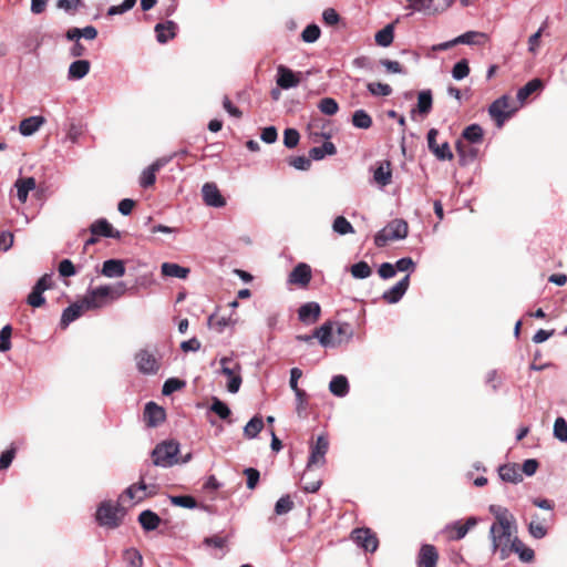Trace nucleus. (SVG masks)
I'll return each instance as SVG.
<instances>
[{
	"label": "nucleus",
	"instance_id": "nucleus-1",
	"mask_svg": "<svg viewBox=\"0 0 567 567\" xmlns=\"http://www.w3.org/2000/svg\"><path fill=\"white\" fill-rule=\"evenodd\" d=\"M488 509L495 519L488 532L492 551L506 560L513 554L514 538L518 537L516 518L501 505L493 504Z\"/></svg>",
	"mask_w": 567,
	"mask_h": 567
},
{
	"label": "nucleus",
	"instance_id": "nucleus-2",
	"mask_svg": "<svg viewBox=\"0 0 567 567\" xmlns=\"http://www.w3.org/2000/svg\"><path fill=\"white\" fill-rule=\"evenodd\" d=\"M126 291L124 282H118L114 286H100L91 289L82 298L87 310L99 309L107 305L110 301L118 299Z\"/></svg>",
	"mask_w": 567,
	"mask_h": 567
},
{
	"label": "nucleus",
	"instance_id": "nucleus-3",
	"mask_svg": "<svg viewBox=\"0 0 567 567\" xmlns=\"http://www.w3.org/2000/svg\"><path fill=\"white\" fill-rule=\"evenodd\" d=\"M124 511L117 503L104 501L97 507L95 518L99 525L107 528H116L122 524Z\"/></svg>",
	"mask_w": 567,
	"mask_h": 567
},
{
	"label": "nucleus",
	"instance_id": "nucleus-4",
	"mask_svg": "<svg viewBox=\"0 0 567 567\" xmlns=\"http://www.w3.org/2000/svg\"><path fill=\"white\" fill-rule=\"evenodd\" d=\"M408 234V223L403 219H393L374 236V244L381 248L391 240L404 239Z\"/></svg>",
	"mask_w": 567,
	"mask_h": 567
},
{
	"label": "nucleus",
	"instance_id": "nucleus-5",
	"mask_svg": "<svg viewBox=\"0 0 567 567\" xmlns=\"http://www.w3.org/2000/svg\"><path fill=\"white\" fill-rule=\"evenodd\" d=\"M179 444L175 441H165L155 446L152 452L153 465L169 467L178 462Z\"/></svg>",
	"mask_w": 567,
	"mask_h": 567
},
{
	"label": "nucleus",
	"instance_id": "nucleus-6",
	"mask_svg": "<svg viewBox=\"0 0 567 567\" xmlns=\"http://www.w3.org/2000/svg\"><path fill=\"white\" fill-rule=\"evenodd\" d=\"M220 372L228 378L227 390L230 393H237L240 389L243 379L240 375L241 364L233 357H223L219 360Z\"/></svg>",
	"mask_w": 567,
	"mask_h": 567
},
{
	"label": "nucleus",
	"instance_id": "nucleus-7",
	"mask_svg": "<svg viewBox=\"0 0 567 567\" xmlns=\"http://www.w3.org/2000/svg\"><path fill=\"white\" fill-rule=\"evenodd\" d=\"M517 106H514L512 100L507 95H503L495 100L488 107L491 117L495 121L497 127H502L507 118H509Z\"/></svg>",
	"mask_w": 567,
	"mask_h": 567
},
{
	"label": "nucleus",
	"instance_id": "nucleus-8",
	"mask_svg": "<svg viewBox=\"0 0 567 567\" xmlns=\"http://www.w3.org/2000/svg\"><path fill=\"white\" fill-rule=\"evenodd\" d=\"M329 450L328 436L321 434L310 444V455L307 462V471L311 472L316 467H322L326 464V454Z\"/></svg>",
	"mask_w": 567,
	"mask_h": 567
},
{
	"label": "nucleus",
	"instance_id": "nucleus-9",
	"mask_svg": "<svg viewBox=\"0 0 567 567\" xmlns=\"http://www.w3.org/2000/svg\"><path fill=\"white\" fill-rule=\"evenodd\" d=\"M136 367L143 374H156L162 364L157 350L141 349L135 354Z\"/></svg>",
	"mask_w": 567,
	"mask_h": 567
},
{
	"label": "nucleus",
	"instance_id": "nucleus-10",
	"mask_svg": "<svg viewBox=\"0 0 567 567\" xmlns=\"http://www.w3.org/2000/svg\"><path fill=\"white\" fill-rule=\"evenodd\" d=\"M148 475V470L145 472H141L140 481L135 484L128 486L123 496H127L130 499H134L136 502L143 501L146 496H152L156 494V486L153 484L147 485L145 483Z\"/></svg>",
	"mask_w": 567,
	"mask_h": 567
},
{
	"label": "nucleus",
	"instance_id": "nucleus-11",
	"mask_svg": "<svg viewBox=\"0 0 567 567\" xmlns=\"http://www.w3.org/2000/svg\"><path fill=\"white\" fill-rule=\"evenodd\" d=\"M350 538L365 551L374 553L379 547L377 534L369 527L354 528Z\"/></svg>",
	"mask_w": 567,
	"mask_h": 567
},
{
	"label": "nucleus",
	"instance_id": "nucleus-12",
	"mask_svg": "<svg viewBox=\"0 0 567 567\" xmlns=\"http://www.w3.org/2000/svg\"><path fill=\"white\" fill-rule=\"evenodd\" d=\"M439 135V131L436 128H431L427 132V147L430 152L440 161H452L454 155L451 151L449 142H443L439 144L436 142V137Z\"/></svg>",
	"mask_w": 567,
	"mask_h": 567
},
{
	"label": "nucleus",
	"instance_id": "nucleus-13",
	"mask_svg": "<svg viewBox=\"0 0 567 567\" xmlns=\"http://www.w3.org/2000/svg\"><path fill=\"white\" fill-rule=\"evenodd\" d=\"M554 513H549L547 516H539L538 514H535L532 516V520L528 524V532L532 537L536 539L544 538L547 533L549 526L554 522Z\"/></svg>",
	"mask_w": 567,
	"mask_h": 567
},
{
	"label": "nucleus",
	"instance_id": "nucleus-14",
	"mask_svg": "<svg viewBox=\"0 0 567 567\" xmlns=\"http://www.w3.org/2000/svg\"><path fill=\"white\" fill-rule=\"evenodd\" d=\"M373 173V183L380 188H384L392 183V163L389 159L379 161L371 168Z\"/></svg>",
	"mask_w": 567,
	"mask_h": 567
},
{
	"label": "nucleus",
	"instance_id": "nucleus-15",
	"mask_svg": "<svg viewBox=\"0 0 567 567\" xmlns=\"http://www.w3.org/2000/svg\"><path fill=\"white\" fill-rule=\"evenodd\" d=\"M202 196L207 206L219 208L226 205V199L215 183H205L202 187Z\"/></svg>",
	"mask_w": 567,
	"mask_h": 567
},
{
	"label": "nucleus",
	"instance_id": "nucleus-16",
	"mask_svg": "<svg viewBox=\"0 0 567 567\" xmlns=\"http://www.w3.org/2000/svg\"><path fill=\"white\" fill-rule=\"evenodd\" d=\"M276 82L277 85L284 90L296 87L300 83V73H295L285 65H278Z\"/></svg>",
	"mask_w": 567,
	"mask_h": 567
},
{
	"label": "nucleus",
	"instance_id": "nucleus-17",
	"mask_svg": "<svg viewBox=\"0 0 567 567\" xmlns=\"http://www.w3.org/2000/svg\"><path fill=\"white\" fill-rule=\"evenodd\" d=\"M439 557V551L434 545L423 544L416 557V565L417 567H436Z\"/></svg>",
	"mask_w": 567,
	"mask_h": 567
},
{
	"label": "nucleus",
	"instance_id": "nucleus-18",
	"mask_svg": "<svg viewBox=\"0 0 567 567\" xmlns=\"http://www.w3.org/2000/svg\"><path fill=\"white\" fill-rule=\"evenodd\" d=\"M171 158H158L154 163H152L147 168H145L140 176V185L143 188H148L153 186L156 182V173L165 166Z\"/></svg>",
	"mask_w": 567,
	"mask_h": 567
},
{
	"label": "nucleus",
	"instance_id": "nucleus-19",
	"mask_svg": "<svg viewBox=\"0 0 567 567\" xmlns=\"http://www.w3.org/2000/svg\"><path fill=\"white\" fill-rule=\"evenodd\" d=\"M144 421L147 426L155 427L165 421V410L155 402H148L144 409Z\"/></svg>",
	"mask_w": 567,
	"mask_h": 567
},
{
	"label": "nucleus",
	"instance_id": "nucleus-20",
	"mask_svg": "<svg viewBox=\"0 0 567 567\" xmlns=\"http://www.w3.org/2000/svg\"><path fill=\"white\" fill-rule=\"evenodd\" d=\"M312 274L309 265L300 262L298 264L289 275L288 281L292 285H298L305 288L309 285Z\"/></svg>",
	"mask_w": 567,
	"mask_h": 567
},
{
	"label": "nucleus",
	"instance_id": "nucleus-21",
	"mask_svg": "<svg viewBox=\"0 0 567 567\" xmlns=\"http://www.w3.org/2000/svg\"><path fill=\"white\" fill-rule=\"evenodd\" d=\"M89 230L94 236H102L115 239H118L121 237V233L118 230H115L105 218H100L92 223Z\"/></svg>",
	"mask_w": 567,
	"mask_h": 567
},
{
	"label": "nucleus",
	"instance_id": "nucleus-22",
	"mask_svg": "<svg viewBox=\"0 0 567 567\" xmlns=\"http://www.w3.org/2000/svg\"><path fill=\"white\" fill-rule=\"evenodd\" d=\"M410 285V276H404L395 286L385 291L382 296L383 300L388 303L398 302L406 292Z\"/></svg>",
	"mask_w": 567,
	"mask_h": 567
},
{
	"label": "nucleus",
	"instance_id": "nucleus-23",
	"mask_svg": "<svg viewBox=\"0 0 567 567\" xmlns=\"http://www.w3.org/2000/svg\"><path fill=\"white\" fill-rule=\"evenodd\" d=\"M154 31L156 33V40L164 44L176 37L177 24L172 20H167L165 22L157 23Z\"/></svg>",
	"mask_w": 567,
	"mask_h": 567
},
{
	"label": "nucleus",
	"instance_id": "nucleus-24",
	"mask_svg": "<svg viewBox=\"0 0 567 567\" xmlns=\"http://www.w3.org/2000/svg\"><path fill=\"white\" fill-rule=\"evenodd\" d=\"M86 310L87 309L82 299L70 305L68 308L63 310L61 317V326L63 328H66L71 322L80 318L82 313Z\"/></svg>",
	"mask_w": 567,
	"mask_h": 567
},
{
	"label": "nucleus",
	"instance_id": "nucleus-25",
	"mask_svg": "<svg viewBox=\"0 0 567 567\" xmlns=\"http://www.w3.org/2000/svg\"><path fill=\"white\" fill-rule=\"evenodd\" d=\"M321 308L317 302H307L298 310V318L305 323H315L319 320Z\"/></svg>",
	"mask_w": 567,
	"mask_h": 567
},
{
	"label": "nucleus",
	"instance_id": "nucleus-26",
	"mask_svg": "<svg viewBox=\"0 0 567 567\" xmlns=\"http://www.w3.org/2000/svg\"><path fill=\"white\" fill-rule=\"evenodd\" d=\"M499 477L508 483H518L523 480L520 467L516 463L504 464L498 468Z\"/></svg>",
	"mask_w": 567,
	"mask_h": 567
},
{
	"label": "nucleus",
	"instance_id": "nucleus-27",
	"mask_svg": "<svg viewBox=\"0 0 567 567\" xmlns=\"http://www.w3.org/2000/svg\"><path fill=\"white\" fill-rule=\"evenodd\" d=\"M101 274L105 277H122L125 274V265L121 259H109L103 262Z\"/></svg>",
	"mask_w": 567,
	"mask_h": 567
},
{
	"label": "nucleus",
	"instance_id": "nucleus-28",
	"mask_svg": "<svg viewBox=\"0 0 567 567\" xmlns=\"http://www.w3.org/2000/svg\"><path fill=\"white\" fill-rule=\"evenodd\" d=\"M544 89V82L540 79L528 81L517 92V100L523 104L532 94L539 93Z\"/></svg>",
	"mask_w": 567,
	"mask_h": 567
},
{
	"label": "nucleus",
	"instance_id": "nucleus-29",
	"mask_svg": "<svg viewBox=\"0 0 567 567\" xmlns=\"http://www.w3.org/2000/svg\"><path fill=\"white\" fill-rule=\"evenodd\" d=\"M65 37L70 41L79 40L80 38H85L86 40H94L97 37V30L93 25H87L83 29L71 28L66 31Z\"/></svg>",
	"mask_w": 567,
	"mask_h": 567
},
{
	"label": "nucleus",
	"instance_id": "nucleus-30",
	"mask_svg": "<svg viewBox=\"0 0 567 567\" xmlns=\"http://www.w3.org/2000/svg\"><path fill=\"white\" fill-rule=\"evenodd\" d=\"M161 522V517L151 509L143 511L138 515V523L146 532L156 529L159 526Z\"/></svg>",
	"mask_w": 567,
	"mask_h": 567
},
{
	"label": "nucleus",
	"instance_id": "nucleus-31",
	"mask_svg": "<svg viewBox=\"0 0 567 567\" xmlns=\"http://www.w3.org/2000/svg\"><path fill=\"white\" fill-rule=\"evenodd\" d=\"M44 123V118L42 116H30L20 122L19 130L20 133L24 136H30L35 133L41 125Z\"/></svg>",
	"mask_w": 567,
	"mask_h": 567
},
{
	"label": "nucleus",
	"instance_id": "nucleus-32",
	"mask_svg": "<svg viewBox=\"0 0 567 567\" xmlns=\"http://www.w3.org/2000/svg\"><path fill=\"white\" fill-rule=\"evenodd\" d=\"M513 553L517 554L523 563H532L535 559L534 550L527 547L519 537L514 538Z\"/></svg>",
	"mask_w": 567,
	"mask_h": 567
},
{
	"label": "nucleus",
	"instance_id": "nucleus-33",
	"mask_svg": "<svg viewBox=\"0 0 567 567\" xmlns=\"http://www.w3.org/2000/svg\"><path fill=\"white\" fill-rule=\"evenodd\" d=\"M17 196L21 203H25L30 190L35 188V179L33 177L19 178L16 182Z\"/></svg>",
	"mask_w": 567,
	"mask_h": 567
},
{
	"label": "nucleus",
	"instance_id": "nucleus-34",
	"mask_svg": "<svg viewBox=\"0 0 567 567\" xmlns=\"http://www.w3.org/2000/svg\"><path fill=\"white\" fill-rule=\"evenodd\" d=\"M91 64L87 60H78L69 68V79L80 80L90 72Z\"/></svg>",
	"mask_w": 567,
	"mask_h": 567
},
{
	"label": "nucleus",
	"instance_id": "nucleus-35",
	"mask_svg": "<svg viewBox=\"0 0 567 567\" xmlns=\"http://www.w3.org/2000/svg\"><path fill=\"white\" fill-rule=\"evenodd\" d=\"M162 274L167 277H175L181 279H186L189 275V268L182 267L177 264L173 262H164L161 267Z\"/></svg>",
	"mask_w": 567,
	"mask_h": 567
},
{
	"label": "nucleus",
	"instance_id": "nucleus-36",
	"mask_svg": "<svg viewBox=\"0 0 567 567\" xmlns=\"http://www.w3.org/2000/svg\"><path fill=\"white\" fill-rule=\"evenodd\" d=\"M329 390L337 396H344L349 392V383L344 375H336L329 384Z\"/></svg>",
	"mask_w": 567,
	"mask_h": 567
},
{
	"label": "nucleus",
	"instance_id": "nucleus-37",
	"mask_svg": "<svg viewBox=\"0 0 567 567\" xmlns=\"http://www.w3.org/2000/svg\"><path fill=\"white\" fill-rule=\"evenodd\" d=\"M487 40V35L477 31H468L454 39L456 44H481Z\"/></svg>",
	"mask_w": 567,
	"mask_h": 567
},
{
	"label": "nucleus",
	"instance_id": "nucleus-38",
	"mask_svg": "<svg viewBox=\"0 0 567 567\" xmlns=\"http://www.w3.org/2000/svg\"><path fill=\"white\" fill-rule=\"evenodd\" d=\"M394 27L388 24L375 33V42L380 47H389L393 42Z\"/></svg>",
	"mask_w": 567,
	"mask_h": 567
},
{
	"label": "nucleus",
	"instance_id": "nucleus-39",
	"mask_svg": "<svg viewBox=\"0 0 567 567\" xmlns=\"http://www.w3.org/2000/svg\"><path fill=\"white\" fill-rule=\"evenodd\" d=\"M462 137L470 143H481L483 141V128L478 124H472L464 128Z\"/></svg>",
	"mask_w": 567,
	"mask_h": 567
},
{
	"label": "nucleus",
	"instance_id": "nucleus-40",
	"mask_svg": "<svg viewBox=\"0 0 567 567\" xmlns=\"http://www.w3.org/2000/svg\"><path fill=\"white\" fill-rule=\"evenodd\" d=\"M264 429V421L260 416H254L244 427V435L247 439L256 437Z\"/></svg>",
	"mask_w": 567,
	"mask_h": 567
},
{
	"label": "nucleus",
	"instance_id": "nucleus-41",
	"mask_svg": "<svg viewBox=\"0 0 567 567\" xmlns=\"http://www.w3.org/2000/svg\"><path fill=\"white\" fill-rule=\"evenodd\" d=\"M352 124L358 128L368 130L372 126V118L364 110H358L352 115Z\"/></svg>",
	"mask_w": 567,
	"mask_h": 567
},
{
	"label": "nucleus",
	"instance_id": "nucleus-42",
	"mask_svg": "<svg viewBox=\"0 0 567 567\" xmlns=\"http://www.w3.org/2000/svg\"><path fill=\"white\" fill-rule=\"evenodd\" d=\"M432 110V94L431 91H422L417 96V112L427 115Z\"/></svg>",
	"mask_w": 567,
	"mask_h": 567
},
{
	"label": "nucleus",
	"instance_id": "nucleus-43",
	"mask_svg": "<svg viewBox=\"0 0 567 567\" xmlns=\"http://www.w3.org/2000/svg\"><path fill=\"white\" fill-rule=\"evenodd\" d=\"M332 323L324 322L320 328L316 329L313 337L318 338L322 346H328L331 341Z\"/></svg>",
	"mask_w": 567,
	"mask_h": 567
},
{
	"label": "nucleus",
	"instance_id": "nucleus-44",
	"mask_svg": "<svg viewBox=\"0 0 567 567\" xmlns=\"http://www.w3.org/2000/svg\"><path fill=\"white\" fill-rule=\"evenodd\" d=\"M350 272L357 279H365L371 276L372 269L367 261H359L351 266Z\"/></svg>",
	"mask_w": 567,
	"mask_h": 567
},
{
	"label": "nucleus",
	"instance_id": "nucleus-45",
	"mask_svg": "<svg viewBox=\"0 0 567 567\" xmlns=\"http://www.w3.org/2000/svg\"><path fill=\"white\" fill-rule=\"evenodd\" d=\"M43 292V288H40V286H33L32 291L29 293L27 298L28 305H30L33 308L42 307L45 303Z\"/></svg>",
	"mask_w": 567,
	"mask_h": 567
},
{
	"label": "nucleus",
	"instance_id": "nucleus-46",
	"mask_svg": "<svg viewBox=\"0 0 567 567\" xmlns=\"http://www.w3.org/2000/svg\"><path fill=\"white\" fill-rule=\"evenodd\" d=\"M123 559L130 567H142L143 565V557L135 548L124 550Z\"/></svg>",
	"mask_w": 567,
	"mask_h": 567
},
{
	"label": "nucleus",
	"instance_id": "nucleus-47",
	"mask_svg": "<svg viewBox=\"0 0 567 567\" xmlns=\"http://www.w3.org/2000/svg\"><path fill=\"white\" fill-rule=\"evenodd\" d=\"M210 411L216 413L223 420L229 419L231 414V411L228 408V405L225 402L220 401L218 398H213Z\"/></svg>",
	"mask_w": 567,
	"mask_h": 567
},
{
	"label": "nucleus",
	"instance_id": "nucleus-48",
	"mask_svg": "<svg viewBox=\"0 0 567 567\" xmlns=\"http://www.w3.org/2000/svg\"><path fill=\"white\" fill-rule=\"evenodd\" d=\"M332 228L339 235H347V234H353L354 233V229H353L352 225L343 216H338L333 220Z\"/></svg>",
	"mask_w": 567,
	"mask_h": 567
},
{
	"label": "nucleus",
	"instance_id": "nucleus-49",
	"mask_svg": "<svg viewBox=\"0 0 567 567\" xmlns=\"http://www.w3.org/2000/svg\"><path fill=\"white\" fill-rule=\"evenodd\" d=\"M367 87L369 92L375 96H389L392 93V87L381 82L368 83Z\"/></svg>",
	"mask_w": 567,
	"mask_h": 567
},
{
	"label": "nucleus",
	"instance_id": "nucleus-50",
	"mask_svg": "<svg viewBox=\"0 0 567 567\" xmlns=\"http://www.w3.org/2000/svg\"><path fill=\"white\" fill-rule=\"evenodd\" d=\"M234 323L235 321H233L231 318L218 317L217 315H213L208 319L209 327L215 329L217 332H221L225 327Z\"/></svg>",
	"mask_w": 567,
	"mask_h": 567
},
{
	"label": "nucleus",
	"instance_id": "nucleus-51",
	"mask_svg": "<svg viewBox=\"0 0 567 567\" xmlns=\"http://www.w3.org/2000/svg\"><path fill=\"white\" fill-rule=\"evenodd\" d=\"M318 107L326 115H334L339 110L337 101L332 97L322 99L319 102Z\"/></svg>",
	"mask_w": 567,
	"mask_h": 567
},
{
	"label": "nucleus",
	"instance_id": "nucleus-52",
	"mask_svg": "<svg viewBox=\"0 0 567 567\" xmlns=\"http://www.w3.org/2000/svg\"><path fill=\"white\" fill-rule=\"evenodd\" d=\"M321 34L320 28L317 24H309L301 32V39L307 43L316 42Z\"/></svg>",
	"mask_w": 567,
	"mask_h": 567
},
{
	"label": "nucleus",
	"instance_id": "nucleus-53",
	"mask_svg": "<svg viewBox=\"0 0 567 567\" xmlns=\"http://www.w3.org/2000/svg\"><path fill=\"white\" fill-rule=\"evenodd\" d=\"M554 436L560 442H567V422L564 417H557L554 423Z\"/></svg>",
	"mask_w": 567,
	"mask_h": 567
},
{
	"label": "nucleus",
	"instance_id": "nucleus-54",
	"mask_svg": "<svg viewBox=\"0 0 567 567\" xmlns=\"http://www.w3.org/2000/svg\"><path fill=\"white\" fill-rule=\"evenodd\" d=\"M171 502L175 506L185 508H195L197 506V501L190 495L171 496Z\"/></svg>",
	"mask_w": 567,
	"mask_h": 567
},
{
	"label": "nucleus",
	"instance_id": "nucleus-55",
	"mask_svg": "<svg viewBox=\"0 0 567 567\" xmlns=\"http://www.w3.org/2000/svg\"><path fill=\"white\" fill-rule=\"evenodd\" d=\"M476 525V519L474 517H470L464 524L457 523L454 526L455 539H462L468 533V530Z\"/></svg>",
	"mask_w": 567,
	"mask_h": 567
},
{
	"label": "nucleus",
	"instance_id": "nucleus-56",
	"mask_svg": "<svg viewBox=\"0 0 567 567\" xmlns=\"http://www.w3.org/2000/svg\"><path fill=\"white\" fill-rule=\"evenodd\" d=\"M470 73V66L466 59H462L458 61L452 70V75L455 80H462L466 78Z\"/></svg>",
	"mask_w": 567,
	"mask_h": 567
},
{
	"label": "nucleus",
	"instance_id": "nucleus-57",
	"mask_svg": "<svg viewBox=\"0 0 567 567\" xmlns=\"http://www.w3.org/2000/svg\"><path fill=\"white\" fill-rule=\"evenodd\" d=\"M292 508H293V502L289 495L280 497L275 505V512L277 515L287 514Z\"/></svg>",
	"mask_w": 567,
	"mask_h": 567
},
{
	"label": "nucleus",
	"instance_id": "nucleus-58",
	"mask_svg": "<svg viewBox=\"0 0 567 567\" xmlns=\"http://www.w3.org/2000/svg\"><path fill=\"white\" fill-rule=\"evenodd\" d=\"M310 472H308L307 470L305 471V473L302 474L301 476V482H303V486H302V489L306 492V493H316L317 491H319L321 484H322V481L320 478H317V480H307V476Z\"/></svg>",
	"mask_w": 567,
	"mask_h": 567
},
{
	"label": "nucleus",
	"instance_id": "nucleus-59",
	"mask_svg": "<svg viewBox=\"0 0 567 567\" xmlns=\"http://www.w3.org/2000/svg\"><path fill=\"white\" fill-rule=\"evenodd\" d=\"M300 140L299 132L295 128H286L284 132V144L288 148H293Z\"/></svg>",
	"mask_w": 567,
	"mask_h": 567
},
{
	"label": "nucleus",
	"instance_id": "nucleus-60",
	"mask_svg": "<svg viewBox=\"0 0 567 567\" xmlns=\"http://www.w3.org/2000/svg\"><path fill=\"white\" fill-rule=\"evenodd\" d=\"M12 328L10 324L4 326L0 331V351L6 352L11 349Z\"/></svg>",
	"mask_w": 567,
	"mask_h": 567
},
{
	"label": "nucleus",
	"instance_id": "nucleus-61",
	"mask_svg": "<svg viewBox=\"0 0 567 567\" xmlns=\"http://www.w3.org/2000/svg\"><path fill=\"white\" fill-rule=\"evenodd\" d=\"M547 27V21H545L543 23V25L539 28V30L537 32H535L534 34H532L528 39V51L532 52V53H536L538 48H539V43H540V37L543 35L545 29Z\"/></svg>",
	"mask_w": 567,
	"mask_h": 567
},
{
	"label": "nucleus",
	"instance_id": "nucleus-62",
	"mask_svg": "<svg viewBox=\"0 0 567 567\" xmlns=\"http://www.w3.org/2000/svg\"><path fill=\"white\" fill-rule=\"evenodd\" d=\"M302 377V371L299 368H292L290 370L289 384L296 396H302V389L298 386V380Z\"/></svg>",
	"mask_w": 567,
	"mask_h": 567
},
{
	"label": "nucleus",
	"instance_id": "nucleus-63",
	"mask_svg": "<svg viewBox=\"0 0 567 567\" xmlns=\"http://www.w3.org/2000/svg\"><path fill=\"white\" fill-rule=\"evenodd\" d=\"M184 385H185L184 381L175 379V378H171L165 381L162 392L164 395H169L173 392L181 390Z\"/></svg>",
	"mask_w": 567,
	"mask_h": 567
},
{
	"label": "nucleus",
	"instance_id": "nucleus-64",
	"mask_svg": "<svg viewBox=\"0 0 567 567\" xmlns=\"http://www.w3.org/2000/svg\"><path fill=\"white\" fill-rule=\"evenodd\" d=\"M244 474L247 477V487L249 489H255L260 477L259 471L254 467H248L244 471Z\"/></svg>",
	"mask_w": 567,
	"mask_h": 567
}]
</instances>
